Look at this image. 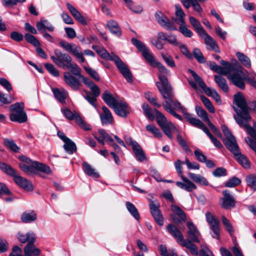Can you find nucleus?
Instances as JSON below:
<instances>
[{
    "mask_svg": "<svg viewBox=\"0 0 256 256\" xmlns=\"http://www.w3.org/2000/svg\"><path fill=\"white\" fill-rule=\"evenodd\" d=\"M167 230L181 246L188 248L192 255L196 256L198 255V252L197 246L190 239L184 240L182 234L176 226L170 224L167 226Z\"/></svg>",
    "mask_w": 256,
    "mask_h": 256,
    "instance_id": "nucleus-6",
    "label": "nucleus"
},
{
    "mask_svg": "<svg viewBox=\"0 0 256 256\" xmlns=\"http://www.w3.org/2000/svg\"><path fill=\"white\" fill-rule=\"evenodd\" d=\"M63 148L68 154H72L76 150V146L74 142L71 140L65 142Z\"/></svg>",
    "mask_w": 256,
    "mask_h": 256,
    "instance_id": "nucleus-42",
    "label": "nucleus"
},
{
    "mask_svg": "<svg viewBox=\"0 0 256 256\" xmlns=\"http://www.w3.org/2000/svg\"><path fill=\"white\" fill-rule=\"evenodd\" d=\"M4 144L6 147L10 149L13 152L16 153L19 152L20 148L13 140L5 138Z\"/></svg>",
    "mask_w": 256,
    "mask_h": 256,
    "instance_id": "nucleus-47",
    "label": "nucleus"
},
{
    "mask_svg": "<svg viewBox=\"0 0 256 256\" xmlns=\"http://www.w3.org/2000/svg\"><path fill=\"white\" fill-rule=\"evenodd\" d=\"M96 51L102 58L114 61L127 82L130 83L132 82V74L130 70L118 56L113 52L108 53L106 50L102 48H98L96 49Z\"/></svg>",
    "mask_w": 256,
    "mask_h": 256,
    "instance_id": "nucleus-3",
    "label": "nucleus"
},
{
    "mask_svg": "<svg viewBox=\"0 0 256 256\" xmlns=\"http://www.w3.org/2000/svg\"><path fill=\"white\" fill-rule=\"evenodd\" d=\"M146 130L156 138H160L162 134L159 129L153 124H148L146 127Z\"/></svg>",
    "mask_w": 256,
    "mask_h": 256,
    "instance_id": "nucleus-46",
    "label": "nucleus"
},
{
    "mask_svg": "<svg viewBox=\"0 0 256 256\" xmlns=\"http://www.w3.org/2000/svg\"><path fill=\"white\" fill-rule=\"evenodd\" d=\"M54 55L50 56L53 62L60 68H66L72 62L71 57L66 53L62 52L59 50H54Z\"/></svg>",
    "mask_w": 256,
    "mask_h": 256,
    "instance_id": "nucleus-11",
    "label": "nucleus"
},
{
    "mask_svg": "<svg viewBox=\"0 0 256 256\" xmlns=\"http://www.w3.org/2000/svg\"><path fill=\"white\" fill-rule=\"evenodd\" d=\"M241 183V180L236 177L233 176L229 179L225 184V186L227 188H234Z\"/></svg>",
    "mask_w": 256,
    "mask_h": 256,
    "instance_id": "nucleus-56",
    "label": "nucleus"
},
{
    "mask_svg": "<svg viewBox=\"0 0 256 256\" xmlns=\"http://www.w3.org/2000/svg\"><path fill=\"white\" fill-rule=\"evenodd\" d=\"M10 118L12 121L24 122L27 120V116L24 112H14L10 114Z\"/></svg>",
    "mask_w": 256,
    "mask_h": 256,
    "instance_id": "nucleus-38",
    "label": "nucleus"
},
{
    "mask_svg": "<svg viewBox=\"0 0 256 256\" xmlns=\"http://www.w3.org/2000/svg\"><path fill=\"white\" fill-rule=\"evenodd\" d=\"M128 144L132 146L134 154L142 150L140 146L135 140H132L131 138H128L126 140Z\"/></svg>",
    "mask_w": 256,
    "mask_h": 256,
    "instance_id": "nucleus-52",
    "label": "nucleus"
},
{
    "mask_svg": "<svg viewBox=\"0 0 256 256\" xmlns=\"http://www.w3.org/2000/svg\"><path fill=\"white\" fill-rule=\"evenodd\" d=\"M196 125L198 126V128L202 130L209 137V138L211 140L212 142L215 146L221 148L223 147L222 144L221 142L216 140L213 136L210 133L208 128L202 122H199L196 124Z\"/></svg>",
    "mask_w": 256,
    "mask_h": 256,
    "instance_id": "nucleus-26",
    "label": "nucleus"
},
{
    "mask_svg": "<svg viewBox=\"0 0 256 256\" xmlns=\"http://www.w3.org/2000/svg\"><path fill=\"white\" fill-rule=\"evenodd\" d=\"M34 242L27 244L24 248L25 256H38L40 254V250L36 247Z\"/></svg>",
    "mask_w": 256,
    "mask_h": 256,
    "instance_id": "nucleus-32",
    "label": "nucleus"
},
{
    "mask_svg": "<svg viewBox=\"0 0 256 256\" xmlns=\"http://www.w3.org/2000/svg\"><path fill=\"white\" fill-rule=\"evenodd\" d=\"M222 220L227 232L230 236H232L234 232V230L230 220L223 216H222Z\"/></svg>",
    "mask_w": 256,
    "mask_h": 256,
    "instance_id": "nucleus-49",
    "label": "nucleus"
},
{
    "mask_svg": "<svg viewBox=\"0 0 256 256\" xmlns=\"http://www.w3.org/2000/svg\"><path fill=\"white\" fill-rule=\"evenodd\" d=\"M200 100L204 104L206 107L208 108V111L211 113H214L215 112L214 108L212 104V102L206 97L204 96H200Z\"/></svg>",
    "mask_w": 256,
    "mask_h": 256,
    "instance_id": "nucleus-58",
    "label": "nucleus"
},
{
    "mask_svg": "<svg viewBox=\"0 0 256 256\" xmlns=\"http://www.w3.org/2000/svg\"><path fill=\"white\" fill-rule=\"evenodd\" d=\"M189 20L192 26L195 29L196 31L200 36L206 34V32L194 17L190 16L189 17Z\"/></svg>",
    "mask_w": 256,
    "mask_h": 256,
    "instance_id": "nucleus-34",
    "label": "nucleus"
},
{
    "mask_svg": "<svg viewBox=\"0 0 256 256\" xmlns=\"http://www.w3.org/2000/svg\"><path fill=\"white\" fill-rule=\"evenodd\" d=\"M158 77L160 82H156V86L162 96L166 100L162 104L164 109L176 118L182 120L181 116L175 112V110H180L192 126L198 128L199 126L196 124L198 122H202L198 118L192 117L190 114L186 112V108L179 102L174 100V94L168 79L165 76L161 74Z\"/></svg>",
    "mask_w": 256,
    "mask_h": 256,
    "instance_id": "nucleus-2",
    "label": "nucleus"
},
{
    "mask_svg": "<svg viewBox=\"0 0 256 256\" xmlns=\"http://www.w3.org/2000/svg\"><path fill=\"white\" fill-rule=\"evenodd\" d=\"M180 2L186 9L192 6L194 10L199 14L202 12V6L196 0H180Z\"/></svg>",
    "mask_w": 256,
    "mask_h": 256,
    "instance_id": "nucleus-27",
    "label": "nucleus"
},
{
    "mask_svg": "<svg viewBox=\"0 0 256 256\" xmlns=\"http://www.w3.org/2000/svg\"><path fill=\"white\" fill-rule=\"evenodd\" d=\"M10 111L14 112H24V104L23 102H16L10 106Z\"/></svg>",
    "mask_w": 256,
    "mask_h": 256,
    "instance_id": "nucleus-62",
    "label": "nucleus"
},
{
    "mask_svg": "<svg viewBox=\"0 0 256 256\" xmlns=\"http://www.w3.org/2000/svg\"><path fill=\"white\" fill-rule=\"evenodd\" d=\"M172 210L182 220L184 221L186 220V216L184 212L178 206L172 204L171 206Z\"/></svg>",
    "mask_w": 256,
    "mask_h": 256,
    "instance_id": "nucleus-54",
    "label": "nucleus"
},
{
    "mask_svg": "<svg viewBox=\"0 0 256 256\" xmlns=\"http://www.w3.org/2000/svg\"><path fill=\"white\" fill-rule=\"evenodd\" d=\"M203 36H205L204 42L207 46V48L216 52H220V48L216 40L211 36L208 35L207 32H206V34H203Z\"/></svg>",
    "mask_w": 256,
    "mask_h": 256,
    "instance_id": "nucleus-29",
    "label": "nucleus"
},
{
    "mask_svg": "<svg viewBox=\"0 0 256 256\" xmlns=\"http://www.w3.org/2000/svg\"><path fill=\"white\" fill-rule=\"evenodd\" d=\"M196 110L197 114L202 118V120L206 122H208L210 121L208 116L206 112L200 106H196Z\"/></svg>",
    "mask_w": 256,
    "mask_h": 256,
    "instance_id": "nucleus-57",
    "label": "nucleus"
},
{
    "mask_svg": "<svg viewBox=\"0 0 256 256\" xmlns=\"http://www.w3.org/2000/svg\"><path fill=\"white\" fill-rule=\"evenodd\" d=\"M128 144L132 146L134 154L142 150L140 146L135 140H132L131 138H128L126 140Z\"/></svg>",
    "mask_w": 256,
    "mask_h": 256,
    "instance_id": "nucleus-53",
    "label": "nucleus"
},
{
    "mask_svg": "<svg viewBox=\"0 0 256 256\" xmlns=\"http://www.w3.org/2000/svg\"><path fill=\"white\" fill-rule=\"evenodd\" d=\"M86 95L84 98L93 106L96 107V96L92 95L90 92L86 90Z\"/></svg>",
    "mask_w": 256,
    "mask_h": 256,
    "instance_id": "nucleus-59",
    "label": "nucleus"
},
{
    "mask_svg": "<svg viewBox=\"0 0 256 256\" xmlns=\"http://www.w3.org/2000/svg\"><path fill=\"white\" fill-rule=\"evenodd\" d=\"M44 66L48 71L53 76L57 77L60 76L58 70L52 64L47 63L44 64Z\"/></svg>",
    "mask_w": 256,
    "mask_h": 256,
    "instance_id": "nucleus-60",
    "label": "nucleus"
},
{
    "mask_svg": "<svg viewBox=\"0 0 256 256\" xmlns=\"http://www.w3.org/2000/svg\"><path fill=\"white\" fill-rule=\"evenodd\" d=\"M126 208L130 214L137 220H140V216L138 209L134 204L130 202H126Z\"/></svg>",
    "mask_w": 256,
    "mask_h": 256,
    "instance_id": "nucleus-40",
    "label": "nucleus"
},
{
    "mask_svg": "<svg viewBox=\"0 0 256 256\" xmlns=\"http://www.w3.org/2000/svg\"><path fill=\"white\" fill-rule=\"evenodd\" d=\"M234 155V156L237 162L244 168H250V162L248 158L242 154L240 152V148L237 144L234 145V146L230 148L229 149Z\"/></svg>",
    "mask_w": 256,
    "mask_h": 256,
    "instance_id": "nucleus-13",
    "label": "nucleus"
},
{
    "mask_svg": "<svg viewBox=\"0 0 256 256\" xmlns=\"http://www.w3.org/2000/svg\"><path fill=\"white\" fill-rule=\"evenodd\" d=\"M155 18L158 23L164 28L168 30H176L177 28L174 24L171 22L166 16L160 12L155 14Z\"/></svg>",
    "mask_w": 256,
    "mask_h": 256,
    "instance_id": "nucleus-15",
    "label": "nucleus"
},
{
    "mask_svg": "<svg viewBox=\"0 0 256 256\" xmlns=\"http://www.w3.org/2000/svg\"><path fill=\"white\" fill-rule=\"evenodd\" d=\"M236 56L243 66L248 68H250L251 62L248 56L240 52H237L236 53Z\"/></svg>",
    "mask_w": 256,
    "mask_h": 256,
    "instance_id": "nucleus-41",
    "label": "nucleus"
},
{
    "mask_svg": "<svg viewBox=\"0 0 256 256\" xmlns=\"http://www.w3.org/2000/svg\"><path fill=\"white\" fill-rule=\"evenodd\" d=\"M154 112L158 126L170 139H172V132L178 131L174 125L171 122L168 121L166 117L156 108L154 109Z\"/></svg>",
    "mask_w": 256,
    "mask_h": 256,
    "instance_id": "nucleus-9",
    "label": "nucleus"
},
{
    "mask_svg": "<svg viewBox=\"0 0 256 256\" xmlns=\"http://www.w3.org/2000/svg\"><path fill=\"white\" fill-rule=\"evenodd\" d=\"M190 73L194 81L198 84L206 95L212 96L217 102H221L220 96L215 89L207 87L202 78L194 71L191 70Z\"/></svg>",
    "mask_w": 256,
    "mask_h": 256,
    "instance_id": "nucleus-10",
    "label": "nucleus"
},
{
    "mask_svg": "<svg viewBox=\"0 0 256 256\" xmlns=\"http://www.w3.org/2000/svg\"><path fill=\"white\" fill-rule=\"evenodd\" d=\"M248 186L252 190H256V174H250L246 177Z\"/></svg>",
    "mask_w": 256,
    "mask_h": 256,
    "instance_id": "nucleus-44",
    "label": "nucleus"
},
{
    "mask_svg": "<svg viewBox=\"0 0 256 256\" xmlns=\"http://www.w3.org/2000/svg\"><path fill=\"white\" fill-rule=\"evenodd\" d=\"M207 222L209 224L211 230L210 234L214 238L219 240L220 238V222L210 212L206 214Z\"/></svg>",
    "mask_w": 256,
    "mask_h": 256,
    "instance_id": "nucleus-12",
    "label": "nucleus"
},
{
    "mask_svg": "<svg viewBox=\"0 0 256 256\" xmlns=\"http://www.w3.org/2000/svg\"><path fill=\"white\" fill-rule=\"evenodd\" d=\"M76 122L80 126L86 130L91 129L90 126L84 121L80 116H77Z\"/></svg>",
    "mask_w": 256,
    "mask_h": 256,
    "instance_id": "nucleus-64",
    "label": "nucleus"
},
{
    "mask_svg": "<svg viewBox=\"0 0 256 256\" xmlns=\"http://www.w3.org/2000/svg\"><path fill=\"white\" fill-rule=\"evenodd\" d=\"M102 99L105 103L110 108H114L118 101L108 90H106L102 94Z\"/></svg>",
    "mask_w": 256,
    "mask_h": 256,
    "instance_id": "nucleus-28",
    "label": "nucleus"
},
{
    "mask_svg": "<svg viewBox=\"0 0 256 256\" xmlns=\"http://www.w3.org/2000/svg\"><path fill=\"white\" fill-rule=\"evenodd\" d=\"M178 24L180 25L178 30L186 38H191L192 36L193 32L188 28L185 22L178 23Z\"/></svg>",
    "mask_w": 256,
    "mask_h": 256,
    "instance_id": "nucleus-43",
    "label": "nucleus"
},
{
    "mask_svg": "<svg viewBox=\"0 0 256 256\" xmlns=\"http://www.w3.org/2000/svg\"><path fill=\"white\" fill-rule=\"evenodd\" d=\"M66 68L68 70H70L73 74L78 76L79 78H80V76H82L80 74V68L78 66V65L72 62L70 63V64H68V66Z\"/></svg>",
    "mask_w": 256,
    "mask_h": 256,
    "instance_id": "nucleus-55",
    "label": "nucleus"
},
{
    "mask_svg": "<svg viewBox=\"0 0 256 256\" xmlns=\"http://www.w3.org/2000/svg\"><path fill=\"white\" fill-rule=\"evenodd\" d=\"M150 213L155 222L160 226L164 225V218L160 210V204L157 200H150Z\"/></svg>",
    "mask_w": 256,
    "mask_h": 256,
    "instance_id": "nucleus-14",
    "label": "nucleus"
},
{
    "mask_svg": "<svg viewBox=\"0 0 256 256\" xmlns=\"http://www.w3.org/2000/svg\"><path fill=\"white\" fill-rule=\"evenodd\" d=\"M222 65L224 66V67L220 66V68H218L216 72L224 76H226L228 78V76L232 73V72L234 71V66L235 64H231L229 62L222 60L220 61Z\"/></svg>",
    "mask_w": 256,
    "mask_h": 256,
    "instance_id": "nucleus-20",
    "label": "nucleus"
},
{
    "mask_svg": "<svg viewBox=\"0 0 256 256\" xmlns=\"http://www.w3.org/2000/svg\"><path fill=\"white\" fill-rule=\"evenodd\" d=\"M0 169L7 175L12 177L15 183L22 188L27 191L34 190L32 184L26 178L19 175L17 171L10 166L0 162Z\"/></svg>",
    "mask_w": 256,
    "mask_h": 256,
    "instance_id": "nucleus-5",
    "label": "nucleus"
},
{
    "mask_svg": "<svg viewBox=\"0 0 256 256\" xmlns=\"http://www.w3.org/2000/svg\"><path fill=\"white\" fill-rule=\"evenodd\" d=\"M181 178L184 182H176V185L180 188L188 192H191L197 188L196 186L186 177L182 176Z\"/></svg>",
    "mask_w": 256,
    "mask_h": 256,
    "instance_id": "nucleus-24",
    "label": "nucleus"
},
{
    "mask_svg": "<svg viewBox=\"0 0 256 256\" xmlns=\"http://www.w3.org/2000/svg\"><path fill=\"white\" fill-rule=\"evenodd\" d=\"M106 28L114 34L118 36L122 35V30L117 22L114 20H108L106 23Z\"/></svg>",
    "mask_w": 256,
    "mask_h": 256,
    "instance_id": "nucleus-30",
    "label": "nucleus"
},
{
    "mask_svg": "<svg viewBox=\"0 0 256 256\" xmlns=\"http://www.w3.org/2000/svg\"><path fill=\"white\" fill-rule=\"evenodd\" d=\"M52 92L56 100L62 104L66 103V99L68 96V92L64 89L59 90L58 88H52Z\"/></svg>",
    "mask_w": 256,
    "mask_h": 256,
    "instance_id": "nucleus-31",
    "label": "nucleus"
},
{
    "mask_svg": "<svg viewBox=\"0 0 256 256\" xmlns=\"http://www.w3.org/2000/svg\"><path fill=\"white\" fill-rule=\"evenodd\" d=\"M223 197L221 198V207L226 210H231L236 206V200L228 190H224L222 192Z\"/></svg>",
    "mask_w": 256,
    "mask_h": 256,
    "instance_id": "nucleus-16",
    "label": "nucleus"
},
{
    "mask_svg": "<svg viewBox=\"0 0 256 256\" xmlns=\"http://www.w3.org/2000/svg\"><path fill=\"white\" fill-rule=\"evenodd\" d=\"M36 214L33 210L24 212L21 215V220L24 223H31L36 220Z\"/></svg>",
    "mask_w": 256,
    "mask_h": 256,
    "instance_id": "nucleus-35",
    "label": "nucleus"
},
{
    "mask_svg": "<svg viewBox=\"0 0 256 256\" xmlns=\"http://www.w3.org/2000/svg\"><path fill=\"white\" fill-rule=\"evenodd\" d=\"M83 170L88 176L97 178L100 177V174L96 172V170L93 168L90 164L86 162L82 163Z\"/></svg>",
    "mask_w": 256,
    "mask_h": 256,
    "instance_id": "nucleus-36",
    "label": "nucleus"
},
{
    "mask_svg": "<svg viewBox=\"0 0 256 256\" xmlns=\"http://www.w3.org/2000/svg\"><path fill=\"white\" fill-rule=\"evenodd\" d=\"M176 15L178 17L175 19V21L177 24L184 22V16H186L181 6L179 4H176Z\"/></svg>",
    "mask_w": 256,
    "mask_h": 256,
    "instance_id": "nucleus-45",
    "label": "nucleus"
},
{
    "mask_svg": "<svg viewBox=\"0 0 256 256\" xmlns=\"http://www.w3.org/2000/svg\"><path fill=\"white\" fill-rule=\"evenodd\" d=\"M102 112L100 114V117L103 125L112 124L114 122V118L111 112L106 106L102 107Z\"/></svg>",
    "mask_w": 256,
    "mask_h": 256,
    "instance_id": "nucleus-23",
    "label": "nucleus"
},
{
    "mask_svg": "<svg viewBox=\"0 0 256 256\" xmlns=\"http://www.w3.org/2000/svg\"><path fill=\"white\" fill-rule=\"evenodd\" d=\"M188 176L190 179L200 185L207 186L209 184L207 180L200 174L188 172Z\"/></svg>",
    "mask_w": 256,
    "mask_h": 256,
    "instance_id": "nucleus-37",
    "label": "nucleus"
},
{
    "mask_svg": "<svg viewBox=\"0 0 256 256\" xmlns=\"http://www.w3.org/2000/svg\"><path fill=\"white\" fill-rule=\"evenodd\" d=\"M26 40L35 46H40V44L36 38L30 34H26L24 36Z\"/></svg>",
    "mask_w": 256,
    "mask_h": 256,
    "instance_id": "nucleus-61",
    "label": "nucleus"
},
{
    "mask_svg": "<svg viewBox=\"0 0 256 256\" xmlns=\"http://www.w3.org/2000/svg\"><path fill=\"white\" fill-rule=\"evenodd\" d=\"M19 166L22 171L28 175L36 174L38 171L48 174L52 173L48 166L36 161L31 160L29 164L20 163Z\"/></svg>",
    "mask_w": 256,
    "mask_h": 256,
    "instance_id": "nucleus-8",
    "label": "nucleus"
},
{
    "mask_svg": "<svg viewBox=\"0 0 256 256\" xmlns=\"http://www.w3.org/2000/svg\"><path fill=\"white\" fill-rule=\"evenodd\" d=\"M66 7L72 15L80 23L86 25L87 22L80 12L70 3H66Z\"/></svg>",
    "mask_w": 256,
    "mask_h": 256,
    "instance_id": "nucleus-25",
    "label": "nucleus"
},
{
    "mask_svg": "<svg viewBox=\"0 0 256 256\" xmlns=\"http://www.w3.org/2000/svg\"><path fill=\"white\" fill-rule=\"evenodd\" d=\"M192 54L199 63L204 64L206 62V59L200 49L194 48L192 50Z\"/></svg>",
    "mask_w": 256,
    "mask_h": 256,
    "instance_id": "nucleus-51",
    "label": "nucleus"
},
{
    "mask_svg": "<svg viewBox=\"0 0 256 256\" xmlns=\"http://www.w3.org/2000/svg\"><path fill=\"white\" fill-rule=\"evenodd\" d=\"M61 112L68 120H72L74 119L76 121V118L77 116H80L76 112H73L68 108H61Z\"/></svg>",
    "mask_w": 256,
    "mask_h": 256,
    "instance_id": "nucleus-48",
    "label": "nucleus"
},
{
    "mask_svg": "<svg viewBox=\"0 0 256 256\" xmlns=\"http://www.w3.org/2000/svg\"><path fill=\"white\" fill-rule=\"evenodd\" d=\"M64 80L66 83L74 90L79 89L80 84L78 80L69 72L64 74Z\"/></svg>",
    "mask_w": 256,
    "mask_h": 256,
    "instance_id": "nucleus-21",
    "label": "nucleus"
},
{
    "mask_svg": "<svg viewBox=\"0 0 256 256\" xmlns=\"http://www.w3.org/2000/svg\"><path fill=\"white\" fill-rule=\"evenodd\" d=\"M187 226L188 228L187 232L190 240L194 242H200L199 237L200 234L196 226L191 222H188Z\"/></svg>",
    "mask_w": 256,
    "mask_h": 256,
    "instance_id": "nucleus-22",
    "label": "nucleus"
},
{
    "mask_svg": "<svg viewBox=\"0 0 256 256\" xmlns=\"http://www.w3.org/2000/svg\"><path fill=\"white\" fill-rule=\"evenodd\" d=\"M234 103L236 106H234L236 114L234 118L240 126L244 128L252 138H246L245 140L249 146L256 153V132L249 124L251 116L249 110L256 114V100L246 102L244 96L241 92H238L234 96Z\"/></svg>",
    "mask_w": 256,
    "mask_h": 256,
    "instance_id": "nucleus-1",
    "label": "nucleus"
},
{
    "mask_svg": "<svg viewBox=\"0 0 256 256\" xmlns=\"http://www.w3.org/2000/svg\"><path fill=\"white\" fill-rule=\"evenodd\" d=\"M243 70L242 66L236 62L235 63L234 71L228 76V79L231 82L241 90L245 88L244 81H246L248 75L244 72Z\"/></svg>",
    "mask_w": 256,
    "mask_h": 256,
    "instance_id": "nucleus-7",
    "label": "nucleus"
},
{
    "mask_svg": "<svg viewBox=\"0 0 256 256\" xmlns=\"http://www.w3.org/2000/svg\"><path fill=\"white\" fill-rule=\"evenodd\" d=\"M47 24L48 20H46L42 19L40 22H38L36 26L38 30L42 33L44 32L46 29L50 32H53L54 27L52 24L46 26L45 24Z\"/></svg>",
    "mask_w": 256,
    "mask_h": 256,
    "instance_id": "nucleus-39",
    "label": "nucleus"
},
{
    "mask_svg": "<svg viewBox=\"0 0 256 256\" xmlns=\"http://www.w3.org/2000/svg\"><path fill=\"white\" fill-rule=\"evenodd\" d=\"M131 40L132 44L142 53L143 57L151 66L157 67L160 72L162 74H166L169 73V70L162 64L155 60L149 50L141 41L136 38H132Z\"/></svg>",
    "mask_w": 256,
    "mask_h": 256,
    "instance_id": "nucleus-4",
    "label": "nucleus"
},
{
    "mask_svg": "<svg viewBox=\"0 0 256 256\" xmlns=\"http://www.w3.org/2000/svg\"><path fill=\"white\" fill-rule=\"evenodd\" d=\"M113 109L118 116L122 118H126L131 111L128 104L122 100L118 101Z\"/></svg>",
    "mask_w": 256,
    "mask_h": 256,
    "instance_id": "nucleus-17",
    "label": "nucleus"
},
{
    "mask_svg": "<svg viewBox=\"0 0 256 256\" xmlns=\"http://www.w3.org/2000/svg\"><path fill=\"white\" fill-rule=\"evenodd\" d=\"M222 130L226 136L224 143L228 149H229V147L232 148L234 145L237 144V142L234 137L232 135L227 126L224 125L222 126Z\"/></svg>",
    "mask_w": 256,
    "mask_h": 256,
    "instance_id": "nucleus-19",
    "label": "nucleus"
},
{
    "mask_svg": "<svg viewBox=\"0 0 256 256\" xmlns=\"http://www.w3.org/2000/svg\"><path fill=\"white\" fill-rule=\"evenodd\" d=\"M126 3L127 6L133 12L140 14L142 12L143 8L140 5L134 6L132 0H124Z\"/></svg>",
    "mask_w": 256,
    "mask_h": 256,
    "instance_id": "nucleus-50",
    "label": "nucleus"
},
{
    "mask_svg": "<svg viewBox=\"0 0 256 256\" xmlns=\"http://www.w3.org/2000/svg\"><path fill=\"white\" fill-rule=\"evenodd\" d=\"M98 132L100 134L101 138L103 139H104V140L108 144L113 142V138L105 130L102 129H99Z\"/></svg>",
    "mask_w": 256,
    "mask_h": 256,
    "instance_id": "nucleus-63",
    "label": "nucleus"
},
{
    "mask_svg": "<svg viewBox=\"0 0 256 256\" xmlns=\"http://www.w3.org/2000/svg\"><path fill=\"white\" fill-rule=\"evenodd\" d=\"M214 80L219 88L224 92L226 93L228 92V86L226 80L224 77L222 76L215 75L214 76Z\"/></svg>",
    "mask_w": 256,
    "mask_h": 256,
    "instance_id": "nucleus-33",
    "label": "nucleus"
},
{
    "mask_svg": "<svg viewBox=\"0 0 256 256\" xmlns=\"http://www.w3.org/2000/svg\"><path fill=\"white\" fill-rule=\"evenodd\" d=\"M16 237L18 241L22 244L34 242L36 240V234L32 231H29L26 233L18 232Z\"/></svg>",
    "mask_w": 256,
    "mask_h": 256,
    "instance_id": "nucleus-18",
    "label": "nucleus"
}]
</instances>
